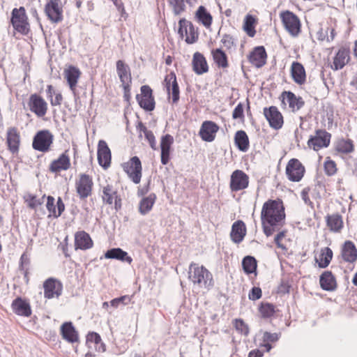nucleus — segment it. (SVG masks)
I'll use <instances>...</instances> for the list:
<instances>
[{"mask_svg":"<svg viewBox=\"0 0 357 357\" xmlns=\"http://www.w3.org/2000/svg\"><path fill=\"white\" fill-rule=\"evenodd\" d=\"M188 278L194 284L201 288L210 289L213 286L211 273L204 266L192 262L189 266Z\"/></svg>","mask_w":357,"mask_h":357,"instance_id":"obj_2","label":"nucleus"},{"mask_svg":"<svg viewBox=\"0 0 357 357\" xmlns=\"http://www.w3.org/2000/svg\"><path fill=\"white\" fill-rule=\"evenodd\" d=\"M93 182L91 176L86 174H80L75 181L77 193L80 199H84L91 195Z\"/></svg>","mask_w":357,"mask_h":357,"instance_id":"obj_7","label":"nucleus"},{"mask_svg":"<svg viewBox=\"0 0 357 357\" xmlns=\"http://www.w3.org/2000/svg\"><path fill=\"white\" fill-rule=\"evenodd\" d=\"M291 75L293 80L298 84L302 85L306 81V74L303 66L297 61H294L291 67Z\"/></svg>","mask_w":357,"mask_h":357,"instance_id":"obj_31","label":"nucleus"},{"mask_svg":"<svg viewBox=\"0 0 357 357\" xmlns=\"http://www.w3.org/2000/svg\"><path fill=\"white\" fill-rule=\"evenodd\" d=\"M221 43L227 49L229 50L234 45V38L229 34H225L222 36Z\"/></svg>","mask_w":357,"mask_h":357,"instance_id":"obj_59","label":"nucleus"},{"mask_svg":"<svg viewBox=\"0 0 357 357\" xmlns=\"http://www.w3.org/2000/svg\"><path fill=\"white\" fill-rule=\"evenodd\" d=\"M68 150L65 151L58 159L53 160L50 165V170L52 172L57 173L61 170H67L70 167V158L68 155Z\"/></svg>","mask_w":357,"mask_h":357,"instance_id":"obj_23","label":"nucleus"},{"mask_svg":"<svg viewBox=\"0 0 357 357\" xmlns=\"http://www.w3.org/2000/svg\"><path fill=\"white\" fill-rule=\"evenodd\" d=\"M264 114L271 128L278 130L283 125V117L278 108L271 106L269 108H264Z\"/></svg>","mask_w":357,"mask_h":357,"instance_id":"obj_15","label":"nucleus"},{"mask_svg":"<svg viewBox=\"0 0 357 357\" xmlns=\"http://www.w3.org/2000/svg\"><path fill=\"white\" fill-rule=\"evenodd\" d=\"M259 310L264 318H269L275 313V307L269 303H261Z\"/></svg>","mask_w":357,"mask_h":357,"instance_id":"obj_47","label":"nucleus"},{"mask_svg":"<svg viewBox=\"0 0 357 357\" xmlns=\"http://www.w3.org/2000/svg\"><path fill=\"white\" fill-rule=\"evenodd\" d=\"M64 75L70 90L75 93L77 80L80 76L79 70L75 66H70L68 68L65 70Z\"/></svg>","mask_w":357,"mask_h":357,"instance_id":"obj_32","label":"nucleus"},{"mask_svg":"<svg viewBox=\"0 0 357 357\" xmlns=\"http://www.w3.org/2000/svg\"><path fill=\"white\" fill-rule=\"evenodd\" d=\"M196 16L204 26H206V28L211 26L212 23V16L206 10L204 6H200L198 8L196 12Z\"/></svg>","mask_w":357,"mask_h":357,"instance_id":"obj_42","label":"nucleus"},{"mask_svg":"<svg viewBox=\"0 0 357 357\" xmlns=\"http://www.w3.org/2000/svg\"><path fill=\"white\" fill-rule=\"evenodd\" d=\"M174 143V138L172 135L167 134L162 136L160 141L161 163L167 165L169 161L171 146Z\"/></svg>","mask_w":357,"mask_h":357,"instance_id":"obj_25","label":"nucleus"},{"mask_svg":"<svg viewBox=\"0 0 357 357\" xmlns=\"http://www.w3.org/2000/svg\"><path fill=\"white\" fill-rule=\"evenodd\" d=\"M326 225L328 228L334 231H340L343 227L342 217L338 213L328 215L326 216Z\"/></svg>","mask_w":357,"mask_h":357,"instance_id":"obj_36","label":"nucleus"},{"mask_svg":"<svg viewBox=\"0 0 357 357\" xmlns=\"http://www.w3.org/2000/svg\"><path fill=\"white\" fill-rule=\"evenodd\" d=\"M282 98V103H288L289 108L292 112H296L303 107L305 102L303 98L300 96H296L291 91H283L281 94Z\"/></svg>","mask_w":357,"mask_h":357,"instance_id":"obj_20","label":"nucleus"},{"mask_svg":"<svg viewBox=\"0 0 357 357\" xmlns=\"http://www.w3.org/2000/svg\"><path fill=\"white\" fill-rule=\"evenodd\" d=\"M285 213L282 202L280 200L269 199L262 206L261 220L263 231L266 236H271L284 223Z\"/></svg>","mask_w":357,"mask_h":357,"instance_id":"obj_1","label":"nucleus"},{"mask_svg":"<svg viewBox=\"0 0 357 357\" xmlns=\"http://www.w3.org/2000/svg\"><path fill=\"white\" fill-rule=\"evenodd\" d=\"M321 287L326 291H333L336 288L337 284L335 278L331 271H324L319 278Z\"/></svg>","mask_w":357,"mask_h":357,"instance_id":"obj_33","label":"nucleus"},{"mask_svg":"<svg viewBox=\"0 0 357 357\" xmlns=\"http://www.w3.org/2000/svg\"><path fill=\"white\" fill-rule=\"evenodd\" d=\"M62 99V95L60 93H56L55 98H52L50 99L51 105L52 106L60 105L61 104Z\"/></svg>","mask_w":357,"mask_h":357,"instance_id":"obj_63","label":"nucleus"},{"mask_svg":"<svg viewBox=\"0 0 357 357\" xmlns=\"http://www.w3.org/2000/svg\"><path fill=\"white\" fill-rule=\"evenodd\" d=\"M341 255L344 261L354 263L357 259V249L353 242L347 241L344 242Z\"/></svg>","mask_w":357,"mask_h":357,"instance_id":"obj_29","label":"nucleus"},{"mask_svg":"<svg viewBox=\"0 0 357 357\" xmlns=\"http://www.w3.org/2000/svg\"><path fill=\"white\" fill-rule=\"evenodd\" d=\"M93 246V241L84 231H77L75 235V249L87 250Z\"/></svg>","mask_w":357,"mask_h":357,"instance_id":"obj_28","label":"nucleus"},{"mask_svg":"<svg viewBox=\"0 0 357 357\" xmlns=\"http://www.w3.org/2000/svg\"><path fill=\"white\" fill-rule=\"evenodd\" d=\"M331 135L325 130H317L315 135L308 139L307 145L314 151L328 147L330 144Z\"/></svg>","mask_w":357,"mask_h":357,"instance_id":"obj_9","label":"nucleus"},{"mask_svg":"<svg viewBox=\"0 0 357 357\" xmlns=\"http://www.w3.org/2000/svg\"><path fill=\"white\" fill-rule=\"evenodd\" d=\"M336 150L343 153H349L354 151L353 142L351 139L339 140L336 145Z\"/></svg>","mask_w":357,"mask_h":357,"instance_id":"obj_45","label":"nucleus"},{"mask_svg":"<svg viewBox=\"0 0 357 357\" xmlns=\"http://www.w3.org/2000/svg\"><path fill=\"white\" fill-rule=\"evenodd\" d=\"M105 257L107 259H118L122 261H126L129 264L132 261V259L128 256V253L119 248L108 250L105 252Z\"/></svg>","mask_w":357,"mask_h":357,"instance_id":"obj_35","label":"nucleus"},{"mask_svg":"<svg viewBox=\"0 0 357 357\" xmlns=\"http://www.w3.org/2000/svg\"><path fill=\"white\" fill-rule=\"evenodd\" d=\"M232 117L234 119L244 118L243 105L241 102H239L234 108L232 113Z\"/></svg>","mask_w":357,"mask_h":357,"instance_id":"obj_60","label":"nucleus"},{"mask_svg":"<svg viewBox=\"0 0 357 357\" xmlns=\"http://www.w3.org/2000/svg\"><path fill=\"white\" fill-rule=\"evenodd\" d=\"M61 334L62 337L70 343L79 341V335L73 324L70 321L65 322L61 326Z\"/></svg>","mask_w":357,"mask_h":357,"instance_id":"obj_22","label":"nucleus"},{"mask_svg":"<svg viewBox=\"0 0 357 357\" xmlns=\"http://www.w3.org/2000/svg\"><path fill=\"white\" fill-rule=\"evenodd\" d=\"M10 23L15 31L26 36L30 31V25L24 7L15 8L11 12Z\"/></svg>","mask_w":357,"mask_h":357,"instance_id":"obj_3","label":"nucleus"},{"mask_svg":"<svg viewBox=\"0 0 357 357\" xmlns=\"http://www.w3.org/2000/svg\"><path fill=\"white\" fill-rule=\"evenodd\" d=\"M235 328L237 331H238L245 335H247L249 333L248 326L244 323V321L242 319H236Z\"/></svg>","mask_w":357,"mask_h":357,"instance_id":"obj_55","label":"nucleus"},{"mask_svg":"<svg viewBox=\"0 0 357 357\" xmlns=\"http://www.w3.org/2000/svg\"><path fill=\"white\" fill-rule=\"evenodd\" d=\"M262 296V291L261 288L257 287H254L251 289V290L249 292L248 298L250 300L252 301H257L259 298H261Z\"/></svg>","mask_w":357,"mask_h":357,"instance_id":"obj_56","label":"nucleus"},{"mask_svg":"<svg viewBox=\"0 0 357 357\" xmlns=\"http://www.w3.org/2000/svg\"><path fill=\"white\" fill-rule=\"evenodd\" d=\"M144 130H145V138L148 140L150 146L153 149L156 150V141L155 136L152 131L147 129V128H144Z\"/></svg>","mask_w":357,"mask_h":357,"instance_id":"obj_53","label":"nucleus"},{"mask_svg":"<svg viewBox=\"0 0 357 357\" xmlns=\"http://www.w3.org/2000/svg\"><path fill=\"white\" fill-rule=\"evenodd\" d=\"M246 235V227L242 220L234 222L231 226L230 237L235 243H240L243 241Z\"/></svg>","mask_w":357,"mask_h":357,"instance_id":"obj_24","label":"nucleus"},{"mask_svg":"<svg viewBox=\"0 0 357 357\" xmlns=\"http://www.w3.org/2000/svg\"><path fill=\"white\" fill-rule=\"evenodd\" d=\"M304 173L305 167L298 159L292 158L288 162L286 167V174L289 180L298 182L303 177Z\"/></svg>","mask_w":357,"mask_h":357,"instance_id":"obj_10","label":"nucleus"},{"mask_svg":"<svg viewBox=\"0 0 357 357\" xmlns=\"http://www.w3.org/2000/svg\"><path fill=\"white\" fill-rule=\"evenodd\" d=\"M349 50L345 47H341L334 57L332 68L337 70L343 67L349 61Z\"/></svg>","mask_w":357,"mask_h":357,"instance_id":"obj_30","label":"nucleus"},{"mask_svg":"<svg viewBox=\"0 0 357 357\" xmlns=\"http://www.w3.org/2000/svg\"><path fill=\"white\" fill-rule=\"evenodd\" d=\"M280 18L286 30L292 36H297L301 32V22L294 13L286 10L280 13Z\"/></svg>","mask_w":357,"mask_h":357,"instance_id":"obj_5","label":"nucleus"},{"mask_svg":"<svg viewBox=\"0 0 357 357\" xmlns=\"http://www.w3.org/2000/svg\"><path fill=\"white\" fill-rule=\"evenodd\" d=\"M192 68L197 75H202L208 71V66L204 55L198 52L193 54Z\"/></svg>","mask_w":357,"mask_h":357,"instance_id":"obj_27","label":"nucleus"},{"mask_svg":"<svg viewBox=\"0 0 357 357\" xmlns=\"http://www.w3.org/2000/svg\"><path fill=\"white\" fill-rule=\"evenodd\" d=\"M242 266L244 272L247 274L256 273L257 264L254 257L246 256L242 260Z\"/></svg>","mask_w":357,"mask_h":357,"instance_id":"obj_43","label":"nucleus"},{"mask_svg":"<svg viewBox=\"0 0 357 357\" xmlns=\"http://www.w3.org/2000/svg\"><path fill=\"white\" fill-rule=\"evenodd\" d=\"M255 19L250 15H246L244 19L243 29L250 37H254L256 31L255 29Z\"/></svg>","mask_w":357,"mask_h":357,"instance_id":"obj_44","label":"nucleus"},{"mask_svg":"<svg viewBox=\"0 0 357 357\" xmlns=\"http://www.w3.org/2000/svg\"><path fill=\"white\" fill-rule=\"evenodd\" d=\"M169 3L172 6L176 15H180L185 10L184 0H169Z\"/></svg>","mask_w":357,"mask_h":357,"instance_id":"obj_48","label":"nucleus"},{"mask_svg":"<svg viewBox=\"0 0 357 357\" xmlns=\"http://www.w3.org/2000/svg\"><path fill=\"white\" fill-rule=\"evenodd\" d=\"M130 301V298L128 296H123L119 298H116L110 301V305L114 307H118L121 304L125 305Z\"/></svg>","mask_w":357,"mask_h":357,"instance_id":"obj_54","label":"nucleus"},{"mask_svg":"<svg viewBox=\"0 0 357 357\" xmlns=\"http://www.w3.org/2000/svg\"><path fill=\"white\" fill-rule=\"evenodd\" d=\"M234 141L238 149L243 152L248 151L249 148V139L244 130H238L236 132Z\"/></svg>","mask_w":357,"mask_h":357,"instance_id":"obj_39","label":"nucleus"},{"mask_svg":"<svg viewBox=\"0 0 357 357\" xmlns=\"http://www.w3.org/2000/svg\"><path fill=\"white\" fill-rule=\"evenodd\" d=\"M179 28L178 30V33L179 34L180 37L181 38H183L184 35H186L187 33V27L189 24V21L186 20L185 19H181L178 22Z\"/></svg>","mask_w":357,"mask_h":357,"instance_id":"obj_58","label":"nucleus"},{"mask_svg":"<svg viewBox=\"0 0 357 357\" xmlns=\"http://www.w3.org/2000/svg\"><path fill=\"white\" fill-rule=\"evenodd\" d=\"M102 199L104 204L108 205L114 203V208L116 211L121 207V199L118 195L117 190L110 184L102 187Z\"/></svg>","mask_w":357,"mask_h":357,"instance_id":"obj_12","label":"nucleus"},{"mask_svg":"<svg viewBox=\"0 0 357 357\" xmlns=\"http://www.w3.org/2000/svg\"><path fill=\"white\" fill-rule=\"evenodd\" d=\"M155 199L156 195L154 193H151L148 197L142 198L139 204V213L143 215L147 214L152 209Z\"/></svg>","mask_w":357,"mask_h":357,"instance_id":"obj_38","label":"nucleus"},{"mask_svg":"<svg viewBox=\"0 0 357 357\" xmlns=\"http://www.w3.org/2000/svg\"><path fill=\"white\" fill-rule=\"evenodd\" d=\"M219 130V126L213 121H204L199 130V135L205 142H213L215 139V134Z\"/></svg>","mask_w":357,"mask_h":357,"instance_id":"obj_17","label":"nucleus"},{"mask_svg":"<svg viewBox=\"0 0 357 357\" xmlns=\"http://www.w3.org/2000/svg\"><path fill=\"white\" fill-rule=\"evenodd\" d=\"M44 296L47 298L59 297L62 293V284L54 278L46 280L43 284Z\"/></svg>","mask_w":357,"mask_h":357,"instance_id":"obj_18","label":"nucleus"},{"mask_svg":"<svg viewBox=\"0 0 357 357\" xmlns=\"http://www.w3.org/2000/svg\"><path fill=\"white\" fill-rule=\"evenodd\" d=\"M167 81H173L170 87V93L172 95L173 103H177L180 98V91L175 73L174 72H171L167 74Z\"/></svg>","mask_w":357,"mask_h":357,"instance_id":"obj_41","label":"nucleus"},{"mask_svg":"<svg viewBox=\"0 0 357 357\" xmlns=\"http://www.w3.org/2000/svg\"><path fill=\"white\" fill-rule=\"evenodd\" d=\"M185 41L188 44H192L197 41L198 39V33L196 31L193 24L189 22V24L187 27V33L185 35Z\"/></svg>","mask_w":357,"mask_h":357,"instance_id":"obj_46","label":"nucleus"},{"mask_svg":"<svg viewBox=\"0 0 357 357\" xmlns=\"http://www.w3.org/2000/svg\"><path fill=\"white\" fill-rule=\"evenodd\" d=\"M211 54L215 63L218 67L222 68L228 67L227 56L221 48L213 50Z\"/></svg>","mask_w":357,"mask_h":357,"instance_id":"obj_40","label":"nucleus"},{"mask_svg":"<svg viewBox=\"0 0 357 357\" xmlns=\"http://www.w3.org/2000/svg\"><path fill=\"white\" fill-rule=\"evenodd\" d=\"M46 208L50 213V216H53L54 218H56V206H55V199L52 196L47 197Z\"/></svg>","mask_w":357,"mask_h":357,"instance_id":"obj_51","label":"nucleus"},{"mask_svg":"<svg viewBox=\"0 0 357 357\" xmlns=\"http://www.w3.org/2000/svg\"><path fill=\"white\" fill-rule=\"evenodd\" d=\"M28 104L30 110L38 117H43L47 113V102L36 93L30 96Z\"/></svg>","mask_w":357,"mask_h":357,"instance_id":"obj_14","label":"nucleus"},{"mask_svg":"<svg viewBox=\"0 0 357 357\" xmlns=\"http://www.w3.org/2000/svg\"><path fill=\"white\" fill-rule=\"evenodd\" d=\"M11 307L13 311L19 316L29 317L31 314L29 303L21 297H17L13 300Z\"/></svg>","mask_w":357,"mask_h":357,"instance_id":"obj_21","label":"nucleus"},{"mask_svg":"<svg viewBox=\"0 0 357 357\" xmlns=\"http://www.w3.org/2000/svg\"><path fill=\"white\" fill-rule=\"evenodd\" d=\"M7 144L9 150L13 153H16L19 149L20 135L15 128H9L7 132Z\"/></svg>","mask_w":357,"mask_h":357,"instance_id":"obj_34","label":"nucleus"},{"mask_svg":"<svg viewBox=\"0 0 357 357\" xmlns=\"http://www.w3.org/2000/svg\"><path fill=\"white\" fill-rule=\"evenodd\" d=\"M61 0H50L45 5V13L53 23H58L63 20V10L59 6Z\"/></svg>","mask_w":357,"mask_h":357,"instance_id":"obj_13","label":"nucleus"},{"mask_svg":"<svg viewBox=\"0 0 357 357\" xmlns=\"http://www.w3.org/2000/svg\"><path fill=\"white\" fill-rule=\"evenodd\" d=\"M116 71L122 83L125 96H126V93L130 91V83L131 82L130 68L122 60H119L116 62Z\"/></svg>","mask_w":357,"mask_h":357,"instance_id":"obj_16","label":"nucleus"},{"mask_svg":"<svg viewBox=\"0 0 357 357\" xmlns=\"http://www.w3.org/2000/svg\"><path fill=\"white\" fill-rule=\"evenodd\" d=\"M301 197L304 202L307 204H311L312 202L308 196V191L306 188L303 189L301 192Z\"/></svg>","mask_w":357,"mask_h":357,"instance_id":"obj_64","label":"nucleus"},{"mask_svg":"<svg viewBox=\"0 0 357 357\" xmlns=\"http://www.w3.org/2000/svg\"><path fill=\"white\" fill-rule=\"evenodd\" d=\"M123 167L134 183L138 184L140 182L142 167L141 161L137 156L131 158L129 162L123 164Z\"/></svg>","mask_w":357,"mask_h":357,"instance_id":"obj_6","label":"nucleus"},{"mask_svg":"<svg viewBox=\"0 0 357 357\" xmlns=\"http://www.w3.org/2000/svg\"><path fill=\"white\" fill-rule=\"evenodd\" d=\"M249 176L242 170H235L231 175L230 189L232 192H238L248 188Z\"/></svg>","mask_w":357,"mask_h":357,"instance_id":"obj_11","label":"nucleus"},{"mask_svg":"<svg viewBox=\"0 0 357 357\" xmlns=\"http://www.w3.org/2000/svg\"><path fill=\"white\" fill-rule=\"evenodd\" d=\"M98 160L99 165L105 169L111 164V151L107 144L104 140H100L98 144Z\"/></svg>","mask_w":357,"mask_h":357,"instance_id":"obj_19","label":"nucleus"},{"mask_svg":"<svg viewBox=\"0 0 357 357\" xmlns=\"http://www.w3.org/2000/svg\"><path fill=\"white\" fill-rule=\"evenodd\" d=\"M280 333H271L269 332H264L263 335V340L265 342H275L279 340Z\"/></svg>","mask_w":357,"mask_h":357,"instance_id":"obj_57","label":"nucleus"},{"mask_svg":"<svg viewBox=\"0 0 357 357\" xmlns=\"http://www.w3.org/2000/svg\"><path fill=\"white\" fill-rule=\"evenodd\" d=\"M45 198V195H43L41 198L37 199L36 196L29 195V199H26V201L29 202V206L34 209L43 204Z\"/></svg>","mask_w":357,"mask_h":357,"instance_id":"obj_50","label":"nucleus"},{"mask_svg":"<svg viewBox=\"0 0 357 357\" xmlns=\"http://www.w3.org/2000/svg\"><path fill=\"white\" fill-rule=\"evenodd\" d=\"M324 169L326 174L328 176H332L336 173L337 168L336 164L333 160H327L324 163Z\"/></svg>","mask_w":357,"mask_h":357,"instance_id":"obj_52","label":"nucleus"},{"mask_svg":"<svg viewBox=\"0 0 357 357\" xmlns=\"http://www.w3.org/2000/svg\"><path fill=\"white\" fill-rule=\"evenodd\" d=\"M56 218L59 217L65 210V205L61 197H59L56 202Z\"/></svg>","mask_w":357,"mask_h":357,"instance_id":"obj_62","label":"nucleus"},{"mask_svg":"<svg viewBox=\"0 0 357 357\" xmlns=\"http://www.w3.org/2000/svg\"><path fill=\"white\" fill-rule=\"evenodd\" d=\"M333 251L330 248L326 247L322 248L319 259H315L319 267L321 268L328 267L333 259Z\"/></svg>","mask_w":357,"mask_h":357,"instance_id":"obj_37","label":"nucleus"},{"mask_svg":"<svg viewBox=\"0 0 357 357\" xmlns=\"http://www.w3.org/2000/svg\"><path fill=\"white\" fill-rule=\"evenodd\" d=\"M266 52L263 46L256 47L250 53V62L257 68H261L266 63Z\"/></svg>","mask_w":357,"mask_h":357,"instance_id":"obj_26","label":"nucleus"},{"mask_svg":"<svg viewBox=\"0 0 357 357\" xmlns=\"http://www.w3.org/2000/svg\"><path fill=\"white\" fill-rule=\"evenodd\" d=\"M86 340L88 342H93L98 345L101 342V337L97 333L91 332L87 335Z\"/></svg>","mask_w":357,"mask_h":357,"instance_id":"obj_61","label":"nucleus"},{"mask_svg":"<svg viewBox=\"0 0 357 357\" xmlns=\"http://www.w3.org/2000/svg\"><path fill=\"white\" fill-rule=\"evenodd\" d=\"M54 136L48 130L38 131L33 139L32 146L33 149L40 152H47L53 143Z\"/></svg>","mask_w":357,"mask_h":357,"instance_id":"obj_4","label":"nucleus"},{"mask_svg":"<svg viewBox=\"0 0 357 357\" xmlns=\"http://www.w3.org/2000/svg\"><path fill=\"white\" fill-rule=\"evenodd\" d=\"M30 264V259L26 253L21 255L20 259V269L24 272V277H27L28 268Z\"/></svg>","mask_w":357,"mask_h":357,"instance_id":"obj_49","label":"nucleus"},{"mask_svg":"<svg viewBox=\"0 0 357 357\" xmlns=\"http://www.w3.org/2000/svg\"><path fill=\"white\" fill-rule=\"evenodd\" d=\"M141 93L136 96V99L139 106L147 112H151L155 109V100L153 91L148 85H143L140 89Z\"/></svg>","mask_w":357,"mask_h":357,"instance_id":"obj_8","label":"nucleus"}]
</instances>
